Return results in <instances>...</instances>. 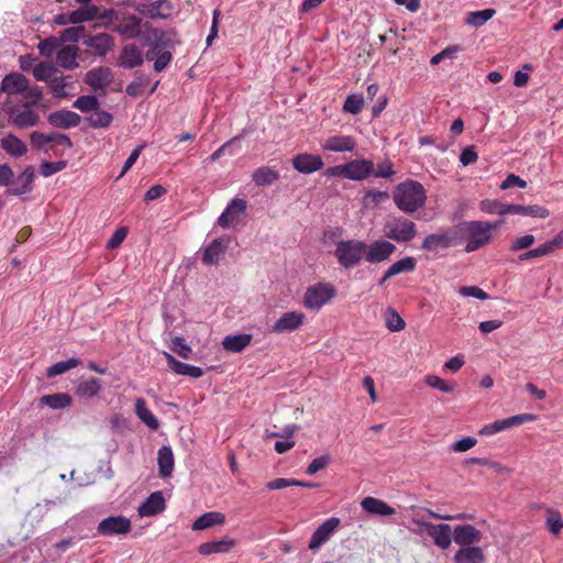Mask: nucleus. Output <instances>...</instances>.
I'll return each instance as SVG.
<instances>
[{
  "label": "nucleus",
  "instance_id": "1",
  "mask_svg": "<svg viewBox=\"0 0 563 563\" xmlns=\"http://www.w3.org/2000/svg\"><path fill=\"white\" fill-rule=\"evenodd\" d=\"M29 80L20 73L7 75L1 82V90L9 95L5 111L10 120L20 128L35 124V93L29 90Z\"/></svg>",
  "mask_w": 563,
  "mask_h": 563
},
{
  "label": "nucleus",
  "instance_id": "2",
  "mask_svg": "<svg viewBox=\"0 0 563 563\" xmlns=\"http://www.w3.org/2000/svg\"><path fill=\"white\" fill-rule=\"evenodd\" d=\"M37 80L45 81L55 98H67L74 95L75 80L65 76L51 63L37 64Z\"/></svg>",
  "mask_w": 563,
  "mask_h": 563
},
{
  "label": "nucleus",
  "instance_id": "3",
  "mask_svg": "<svg viewBox=\"0 0 563 563\" xmlns=\"http://www.w3.org/2000/svg\"><path fill=\"white\" fill-rule=\"evenodd\" d=\"M427 195L423 186L416 180H407L396 186L394 202L406 213H412L426 203Z\"/></svg>",
  "mask_w": 563,
  "mask_h": 563
},
{
  "label": "nucleus",
  "instance_id": "4",
  "mask_svg": "<svg viewBox=\"0 0 563 563\" xmlns=\"http://www.w3.org/2000/svg\"><path fill=\"white\" fill-rule=\"evenodd\" d=\"M500 224L501 221L492 223L487 221L473 220L463 223L462 227H459L462 230V239L464 238V234L467 239L465 252L472 253L488 244L492 239L493 231Z\"/></svg>",
  "mask_w": 563,
  "mask_h": 563
},
{
  "label": "nucleus",
  "instance_id": "5",
  "mask_svg": "<svg viewBox=\"0 0 563 563\" xmlns=\"http://www.w3.org/2000/svg\"><path fill=\"white\" fill-rule=\"evenodd\" d=\"M462 243V230L459 227H449L440 232L428 234L422 243L421 250L437 256L441 251Z\"/></svg>",
  "mask_w": 563,
  "mask_h": 563
},
{
  "label": "nucleus",
  "instance_id": "6",
  "mask_svg": "<svg viewBox=\"0 0 563 563\" xmlns=\"http://www.w3.org/2000/svg\"><path fill=\"white\" fill-rule=\"evenodd\" d=\"M366 249L367 244L360 240L340 241L336 244L334 256L342 267L352 268L361 263Z\"/></svg>",
  "mask_w": 563,
  "mask_h": 563
},
{
  "label": "nucleus",
  "instance_id": "7",
  "mask_svg": "<svg viewBox=\"0 0 563 563\" xmlns=\"http://www.w3.org/2000/svg\"><path fill=\"white\" fill-rule=\"evenodd\" d=\"M385 238L398 243H409L418 233L413 221L405 217H396L388 220L383 229Z\"/></svg>",
  "mask_w": 563,
  "mask_h": 563
},
{
  "label": "nucleus",
  "instance_id": "8",
  "mask_svg": "<svg viewBox=\"0 0 563 563\" xmlns=\"http://www.w3.org/2000/svg\"><path fill=\"white\" fill-rule=\"evenodd\" d=\"M336 295V289L332 284L318 283L307 288L303 297V306L307 309L318 310L330 302Z\"/></svg>",
  "mask_w": 563,
  "mask_h": 563
},
{
  "label": "nucleus",
  "instance_id": "9",
  "mask_svg": "<svg viewBox=\"0 0 563 563\" xmlns=\"http://www.w3.org/2000/svg\"><path fill=\"white\" fill-rule=\"evenodd\" d=\"M73 146L70 139L62 133H37V150L52 151L54 155H62L65 150Z\"/></svg>",
  "mask_w": 563,
  "mask_h": 563
},
{
  "label": "nucleus",
  "instance_id": "10",
  "mask_svg": "<svg viewBox=\"0 0 563 563\" xmlns=\"http://www.w3.org/2000/svg\"><path fill=\"white\" fill-rule=\"evenodd\" d=\"M396 252V246L387 240H375L367 244L364 258L371 264H378L389 260Z\"/></svg>",
  "mask_w": 563,
  "mask_h": 563
},
{
  "label": "nucleus",
  "instance_id": "11",
  "mask_svg": "<svg viewBox=\"0 0 563 563\" xmlns=\"http://www.w3.org/2000/svg\"><path fill=\"white\" fill-rule=\"evenodd\" d=\"M131 529V521L126 517L110 516L98 523L97 532L103 537H111L114 534H126Z\"/></svg>",
  "mask_w": 563,
  "mask_h": 563
},
{
  "label": "nucleus",
  "instance_id": "12",
  "mask_svg": "<svg viewBox=\"0 0 563 563\" xmlns=\"http://www.w3.org/2000/svg\"><path fill=\"white\" fill-rule=\"evenodd\" d=\"M482 539L483 532L473 525H459L453 529V540L460 548L476 547Z\"/></svg>",
  "mask_w": 563,
  "mask_h": 563
},
{
  "label": "nucleus",
  "instance_id": "13",
  "mask_svg": "<svg viewBox=\"0 0 563 563\" xmlns=\"http://www.w3.org/2000/svg\"><path fill=\"white\" fill-rule=\"evenodd\" d=\"M135 10L151 19L166 20L173 14L174 5L169 0H155L151 3H139Z\"/></svg>",
  "mask_w": 563,
  "mask_h": 563
},
{
  "label": "nucleus",
  "instance_id": "14",
  "mask_svg": "<svg viewBox=\"0 0 563 563\" xmlns=\"http://www.w3.org/2000/svg\"><path fill=\"white\" fill-rule=\"evenodd\" d=\"M536 420V416L532 413H520L517 416H512L506 419L496 420L493 423L484 426L479 433L485 435H492L495 433H498L500 431H504L506 429H509L515 426L522 424L525 422H530Z\"/></svg>",
  "mask_w": 563,
  "mask_h": 563
},
{
  "label": "nucleus",
  "instance_id": "15",
  "mask_svg": "<svg viewBox=\"0 0 563 563\" xmlns=\"http://www.w3.org/2000/svg\"><path fill=\"white\" fill-rule=\"evenodd\" d=\"M292 167L300 174H312L320 170L323 166V159L319 155L310 153H300L292 157Z\"/></svg>",
  "mask_w": 563,
  "mask_h": 563
},
{
  "label": "nucleus",
  "instance_id": "16",
  "mask_svg": "<svg viewBox=\"0 0 563 563\" xmlns=\"http://www.w3.org/2000/svg\"><path fill=\"white\" fill-rule=\"evenodd\" d=\"M246 210V201L241 198H234L218 218V224L225 229L239 222V218Z\"/></svg>",
  "mask_w": 563,
  "mask_h": 563
},
{
  "label": "nucleus",
  "instance_id": "17",
  "mask_svg": "<svg viewBox=\"0 0 563 563\" xmlns=\"http://www.w3.org/2000/svg\"><path fill=\"white\" fill-rule=\"evenodd\" d=\"M426 530L432 538L434 544L442 550L450 548L453 539V530L448 523H426Z\"/></svg>",
  "mask_w": 563,
  "mask_h": 563
},
{
  "label": "nucleus",
  "instance_id": "18",
  "mask_svg": "<svg viewBox=\"0 0 563 563\" xmlns=\"http://www.w3.org/2000/svg\"><path fill=\"white\" fill-rule=\"evenodd\" d=\"M374 173V163L369 159H354L345 164V178L364 180Z\"/></svg>",
  "mask_w": 563,
  "mask_h": 563
},
{
  "label": "nucleus",
  "instance_id": "19",
  "mask_svg": "<svg viewBox=\"0 0 563 563\" xmlns=\"http://www.w3.org/2000/svg\"><path fill=\"white\" fill-rule=\"evenodd\" d=\"M305 321V314L300 311H289L284 313L272 327V332L284 333L292 332L299 329Z\"/></svg>",
  "mask_w": 563,
  "mask_h": 563
},
{
  "label": "nucleus",
  "instance_id": "20",
  "mask_svg": "<svg viewBox=\"0 0 563 563\" xmlns=\"http://www.w3.org/2000/svg\"><path fill=\"white\" fill-rule=\"evenodd\" d=\"M113 80V73L109 67L99 66L90 69L85 75V82L92 89H104Z\"/></svg>",
  "mask_w": 563,
  "mask_h": 563
},
{
  "label": "nucleus",
  "instance_id": "21",
  "mask_svg": "<svg viewBox=\"0 0 563 563\" xmlns=\"http://www.w3.org/2000/svg\"><path fill=\"white\" fill-rule=\"evenodd\" d=\"M339 525H340V520L338 518L332 517V518L327 519L313 532V534L310 539V542H309V549L310 550L319 549L324 542H327L330 539L331 534L339 527Z\"/></svg>",
  "mask_w": 563,
  "mask_h": 563
},
{
  "label": "nucleus",
  "instance_id": "22",
  "mask_svg": "<svg viewBox=\"0 0 563 563\" xmlns=\"http://www.w3.org/2000/svg\"><path fill=\"white\" fill-rule=\"evenodd\" d=\"M143 62L144 55L135 44L124 45L118 57V65L129 69L141 66Z\"/></svg>",
  "mask_w": 563,
  "mask_h": 563
},
{
  "label": "nucleus",
  "instance_id": "23",
  "mask_svg": "<svg viewBox=\"0 0 563 563\" xmlns=\"http://www.w3.org/2000/svg\"><path fill=\"white\" fill-rule=\"evenodd\" d=\"M47 120L52 126L59 129H69L77 126L80 123L81 118L76 112L63 109L49 113Z\"/></svg>",
  "mask_w": 563,
  "mask_h": 563
},
{
  "label": "nucleus",
  "instance_id": "24",
  "mask_svg": "<svg viewBox=\"0 0 563 563\" xmlns=\"http://www.w3.org/2000/svg\"><path fill=\"white\" fill-rule=\"evenodd\" d=\"M356 142L351 135H332L323 141L321 148L329 152H352Z\"/></svg>",
  "mask_w": 563,
  "mask_h": 563
},
{
  "label": "nucleus",
  "instance_id": "25",
  "mask_svg": "<svg viewBox=\"0 0 563 563\" xmlns=\"http://www.w3.org/2000/svg\"><path fill=\"white\" fill-rule=\"evenodd\" d=\"M165 507L163 493L157 490L152 493L145 501L140 505L137 512L141 517H151L162 512Z\"/></svg>",
  "mask_w": 563,
  "mask_h": 563
},
{
  "label": "nucleus",
  "instance_id": "26",
  "mask_svg": "<svg viewBox=\"0 0 563 563\" xmlns=\"http://www.w3.org/2000/svg\"><path fill=\"white\" fill-rule=\"evenodd\" d=\"M230 243L229 238H218L208 244L203 252L201 261L206 265H212L218 262L219 256L225 252Z\"/></svg>",
  "mask_w": 563,
  "mask_h": 563
},
{
  "label": "nucleus",
  "instance_id": "27",
  "mask_svg": "<svg viewBox=\"0 0 563 563\" xmlns=\"http://www.w3.org/2000/svg\"><path fill=\"white\" fill-rule=\"evenodd\" d=\"M164 356L167 361L168 367L178 375H186L192 378H199L203 375V371L198 366L183 363L167 352L164 353Z\"/></svg>",
  "mask_w": 563,
  "mask_h": 563
},
{
  "label": "nucleus",
  "instance_id": "28",
  "mask_svg": "<svg viewBox=\"0 0 563 563\" xmlns=\"http://www.w3.org/2000/svg\"><path fill=\"white\" fill-rule=\"evenodd\" d=\"M87 46L98 56H106L114 46L113 37L107 33H100L89 37Z\"/></svg>",
  "mask_w": 563,
  "mask_h": 563
},
{
  "label": "nucleus",
  "instance_id": "29",
  "mask_svg": "<svg viewBox=\"0 0 563 563\" xmlns=\"http://www.w3.org/2000/svg\"><path fill=\"white\" fill-rule=\"evenodd\" d=\"M508 214H520L525 217L545 219L550 216V210L540 205L522 206L509 203Z\"/></svg>",
  "mask_w": 563,
  "mask_h": 563
},
{
  "label": "nucleus",
  "instance_id": "30",
  "mask_svg": "<svg viewBox=\"0 0 563 563\" xmlns=\"http://www.w3.org/2000/svg\"><path fill=\"white\" fill-rule=\"evenodd\" d=\"M78 53L79 47L76 45L62 46L56 54L58 65L65 69H74L78 67Z\"/></svg>",
  "mask_w": 563,
  "mask_h": 563
},
{
  "label": "nucleus",
  "instance_id": "31",
  "mask_svg": "<svg viewBox=\"0 0 563 563\" xmlns=\"http://www.w3.org/2000/svg\"><path fill=\"white\" fill-rule=\"evenodd\" d=\"M485 553L481 547L460 548L454 555L455 563H485Z\"/></svg>",
  "mask_w": 563,
  "mask_h": 563
},
{
  "label": "nucleus",
  "instance_id": "32",
  "mask_svg": "<svg viewBox=\"0 0 563 563\" xmlns=\"http://www.w3.org/2000/svg\"><path fill=\"white\" fill-rule=\"evenodd\" d=\"M141 22L139 16L130 14L115 26V31L126 38H135L141 33Z\"/></svg>",
  "mask_w": 563,
  "mask_h": 563
},
{
  "label": "nucleus",
  "instance_id": "33",
  "mask_svg": "<svg viewBox=\"0 0 563 563\" xmlns=\"http://www.w3.org/2000/svg\"><path fill=\"white\" fill-rule=\"evenodd\" d=\"M158 475L169 477L174 471V454L169 446H162L157 453Z\"/></svg>",
  "mask_w": 563,
  "mask_h": 563
},
{
  "label": "nucleus",
  "instance_id": "34",
  "mask_svg": "<svg viewBox=\"0 0 563 563\" xmlns=\"http://www.w3.org/2000/svg\"><path fill=\"white\" fill-rule=\"evenodd\" d=\"M98 13L99 9L95 4L81 3V7L68 14V21L73 24L92 21L98 16Z\"/></svg>",
  "mask_w": 563,
  "mask_h": 563
},
{
  "label": "nucleus",
  "instance_id": "35",
  "mask_svg": "<svg viewBox=\"0 0 563 563\" xmlns=\"http://www.w3.org/2000/svg\"><path fill=\"white\" fill-rule=\"evenodd\" d=\"M225 522V516L222 512L219 511H210L201 515L198 517L192 526L191 529L194 531L205 530L208 528H211L217 525H223Z\"/></svg>",
  "mask_w": 563,
  "mask_h": 563
},
{
  "label": "nucleus",
  "instance_id": "36",
  "mask_svg": "<svg viewBox=\"0 0 563 563\" xmlns=\"http://www.w3.org/2000/svg\"><path fill=\"white\" fill-rule=\"evenodd\" d=\"M279 179V173L273 167L261 166L252 174V180L258 187H265L274 184Z\"/></svg>",
  "mask_w": 563,
  "mask_h": 563
},
{
  "label": "nucleus",
  "instance_id": "37",
  "mask_svg": "<svg viewBox=\"0 0 563 563\" xmlns=\"http://www.w3.org/2000/svg\"><path fill=\"white\" fill-rule=\"evenodd\" d=\"M252 335L247 333L227 335L222 341V346L225 351L240 353L251 344Z\"/></svg>",
  "mask_w": 563,
  "mask_h": 563
},
{
  "label": "nucleus",
  "instance_id": "38",
  "mask_svg": "<svg viewBox=\"0 0 563 563\" xmlns=\"http://www.w3.org/2000/svg\"><path fill=\"white\" fill-rule=\"evenodd\" d=\"M361 505L364 510L371 514L380 516H391L395 514V509L391 508L387 503L374 497H365Z\"/></svg>",
  "mask_w": 563,
  "mask_h": 563
},
{
  "label": "nucleus",
  "instance_id": "39",
  "mask_svg": "<svg viewBox=\"0 0 563 563\" xmlns=\"http://www.w3.org/2000/svg\"><path fill=\"white\" fill-rule=\"evenodd\" d=\"M135 413L141 421H143L150 429L157 430L159 427V422L156 417L152 413V411L147 408L146 401L143 398H137L135 400Z\"/></svg>",
  "mask_w": 563,
  "mask_h": 563
},
{
  "label": "nucleus",
  "instance_id": "40",
  "mask_svg": "<svg viewBox=\"0 0 563 563\" xmlns=\"http://www.w3.org/2000/svg\"><path fill=\"white\" fill-rule=\"evenodd\" d=\"M101 390V382L91 377L89 379L79 380L76 386V395L84 398L97 396Z\"/></svg>",
  "mask_w": 563,
  "mask_h": 563
},
{
  "label": "nucleus",
  "instance_id": "41",
  "mask_svg": "<svg viewBox=\"0 0 563 563\" xmlns=\"http://www.w3.org/2000/svg\"><path fill=\"white\" fill-rule=\"evenodd\" d=\"M234 545V541L231 539H223L219 541H210L201 543L198 548V552L201 555H210L213 553L228 552Z\"/></svg>",
  "mask_w": 563,
  "mask_h": 563
},
{
  "label": "nucleus",
  "instance_id": "42",
  "mask_svg": "<svg viewBox=\"0 0 563 563\" xmlns=\"http://www.w3.org/2000/svg\"><path fill=\"white\" fill-rule=\"evenodd\" d=\"M41 404L48 406L52 409H64L68 408L73 398L67 393H57L53 395H45L40 398Z\"/></svg>",
  "mask_w": 563,
  "mask_h": 563
},
{
  "label": "nucleus",
  "instance_id": "43",
  "mask_svg": "<svg viewBox=\"0 0 563 563\" xmlns=\"http://www.w3.org/2000/svg\"><path fill=\"white\" fill-rule=\"evenodd\" d=\"M34 177V169L32 166H29L24 169V172L14 180L13 184L16 185L13 189H11V192L15 196L23 195L25 192L31 191L32 189V181Z\"/></svg>",
  "mask_w": 563,
  "mask_h": 563
},
{
  "label": "nucleus",
  "instance_id": "44",
  "mask_svg": "<svg viewBox=\"0 0 563 563\" xmlns=\"http://www.w3.org/2000/svg\"><path fill=\"white\" fill-rule=\"evenodd\" d=\"M1 147L11 156H22L26 153L25 144L15 135L9 134L1 140Z\"/></svg>",
  "mask_w": 563,
  "mask_h": 563
},
{
  "label": "nucleus",
  "instance_id": "45",
  "mask_svg": "<svg viewBox=\"0 0 563 563\" xmlns=\"http://www.w3.org/2000/svg\"><path fill=\"white\" fill-rule=\"evenodd\" d=\"M80 364L81 360L77 357H71L67 361L57 362L46 369V375L47 377H55L57 375L66 373L69 369L77 367Z\"/></svg>",
  "mask_w": 563,
  "mask_h": 563
},
{
  "label": "nucleus",
  "instance_id": "46",
  "mask_svg": "<svg viewBox=\"0 0 563 563\" xmlns=\"http://www.w3.org/2000/svg\"><path fill=\"white\" fill-rule=\"evenodd\" d=\"M87 120L91 128L99 129L108 128L112 123L113 117L110 112L98 108Z\"/></svg>",
  "mask_w": 563,
  "mask_h": 563
},
{
  "label": "nucleus",
  "instance_id": "47",
  "mask_svg": "<svg viewBox=\"0 0 563 563\" xmlns=\"http://www.w3.org/2000/svg\"><path fill=\"white\" fill-rule=\"evenodd\" d=\"M479 209L488 214H508V205L501 203L496 199H484L479 202Z\"/></svg>",
  "mask_w": 563,
  "mask_h": 563
},
{
  "label": "nucleus",
  "instance_id": "48",
  "mask_svg": "<svg viewBox=\"0 0 563 563\" xmlns=\"http://www.w3.org/2000/svg\"><path fill=\"white\" fill-rule=\"evenodd\" d=\"M545 523L551 533L554 536L560 534L563 529V519L560 511L553 508H548Z\"/></svg>",
  "mask_w": 563,
  "mask_h": 563
},
{
  "label": "nucleus",
  "instance_id": "49",
  "mask_svg": "<svg viewBox=\"0 0 563 563\" xmlns=\"http://www.w3.org/2000/svg\"><path fill=\"white\" fill-rule=\"evenodd\" d=\"M494 9H484L481 11L470 12L466 18V23L475 27L484 25L488 20L495 15Z\"/></svg>",
  "mask_w": 563,
  "mask_h": 563
},
{
  "label": "nucleus",
  "instance_id": "50",
  "mask_svg": "<svg viewBox=\"0 0 563 563\" xmlns=\"http://www.w3.org/2000/svg\"><path fill=\"white\" fill-rule=\"evenodd\" d=\"M389 198L388 192L371 189L367 190L362 199L364 208H374Z\"/></svg>",
  "mask_w": 563,
  "mask_h": 563
},
{
  "label": "nucleus",
  "instance_id": "51",
  "mask_svg": "<svg viewBox=\"0 0 563 563\" xmlns=\"http://www.w3.org/2000/svg\"><path fill=\"white\" fill-rule=\"evenodd\" d=\"M417 261L411 256H406L389 266V274L399 275L401 273H410L416 269Z\"/></svg>",
  "mask_w": 563,
  "mask_h": 563
},
{
  "label": "nucleus",
  "instance_id": "52",
  "mask_svg": "<svg viewBox=\"0 0 563 563\" xmlns=\"http://www.w3.org/2000/svg\"><path fill=\"white\" fill-rule=\"evenodd\" d=\"M100 103L96 96H81L79 97L73 104L74 108L80 110L81 112H90L95 111L99 108Z\"/></svg>",
  "mask_w": 563,
  "mask_h": 563
},
{
  "label": "nucleus",
  "instance_id": "53",
  "mask_svg": "<svg viewBox=\"0 0 563 563\" xmlns=\"http://www.w3.org/2000/svg\"><path fill=\"white\" fill-rule=\"evenodd\" d=\"M60 40L54 36L47 37L40 44H37V49L44 56H52L55 52L60 48Z\"/></svg>",
  "mask_w": 563,
  "mask_h": 563
},
{
  "label": "nucleus",
  "instance_id": "54",
  "mask_svg": "<svg viewBox=\"0 0 563 563\" xmlns=\"http://www.w3.org/2000/svg\"><path fill=\"white\" fill-rule=\"evenodd\" d=\"M404 319L394 310L388 309L386 312V327L391 332H398L405 329Z\"/></svg>",
  "mask_w": 563,
  "mask_h": 563
},
{
  "label": "nucleus",
  "instance_id": "55",
  "mask_svg": "<svg viewBox=\"0 0 563 563\" xmlns=\"http://www.w3.org/2000/svg\"><path fill=\"white\" fill-rule=\"evenodd\" d=\"M424 383L428 386L437 388L446 394L452 393L455 387L454 384H449L448 382H445L444 379L440 378L437 375H427L424 377Z\"/></svg>",
  "mask_w": 563,
  "mask_h": 563
},
{
  "label": "nucleus",
  "instance_id": "56",
  "mask_svg": "<svg viewBox=\"0 0 563 563\" xmlns=\"http://www.w3.org/2000/svg\"><path fill=\"white\" fill-rule=\"evenodd\" d=\"M364 106L363 97L357 95H351L346 98L343 110L351 114H358Z\"/></svg>",
  "mask_w": 563,
  "mask_h": 563
},
{
  "label": "nucleus",
  "instance_id": "57",
  "mask_svg": "<svg viewBox=\"0 0 563 563\" xmlns=\"http://www.w3.org/2000/svg\"><path fill=\"white\" fill-rule=\"evenodd\" d=\"M536 242V238L532 234H525L511 241L509 250L511 252H519L521 250L529 249Z\"/></svg>",
  "mask_w": 563,
  "mask_h": 563
},
{
  "label": "nucleus",
  "instance_id": "58",
  "mask_svg": "<svg viewBox=\"0 0 563 563\" xmlns=\"http://www.w3.org/2000/svg\"><path fill=\"white\" fill-rule=\"evenodd\" d=\"M67 165L66 161H58V162H43L40 165V172L44 177L52 176L56 174L57 172L63 170Z\"/></svg>",
  "mask_w": 563,
  "mask_h": 563
},
{
  "label": "nucleus",
  "instance_id": "59",
  "mask_svg": "<svg viewBox=\"0 0 563 563\" xmlns=\"http://www.w3.org/2000/svg\"><path fill=\"white\" fill-rule=\"evenodd\" d=\"M172 350L183 358H189L192 352L191 347L179 336L172 339Z\"/></svg>",
  "mask_w": 563,
  "mask_h": 563
},
{
  "label": "nucleus",
  "instance_id": "60",
  "mask_svg": "<svg viewBox=\"0 0 563 563\" xmlns=\"http://www.w3.org/2000/svg\"><path fill=\"white\" fill-rule=\"evenodd\" d=\"M372 175L379 178H390L395 175L393 163L389 159L379 163L377 168H374V173Z\"/></svg>",
  "mask_w": 563,
  "mask_h": 563
},
{
  "label": "nucleus",
  "instance_id": "61",
  "mask_svg": "<svg viewBox=\"0 0 563 563\" xmlns=\"http://www.w3.org/2000/svg\"><path fill=\"white\" fill-rule=\"evenodd\" d=\"M329 463H330L329 455H322V456L316 457L314 460H312V462L307 467L306 473L308 475H313L317 472L325 468L329 465Z\"/></svg>",
  "mask_w": 563,
  "mask_h": 563
},
{
  "label": "nucleus",
  "instance_id": "62",
  "mask_svg": "<svg viewBox=\"0 0 563 563\" xmlns=\"http://www.w3.org/2000/svg\"><path fill=\"white\" fill-rule=\"evenodd\" d=\"M477 443V440L473 437H465L459 441H455L451 445V450L453 452H466L470 449L474 448Z\"/></svg>",
  "mask_w": 563,
  "mask_h": 563
},
{
  "label": "nucleus",
  "instance_id": "63",
  "mask_svg": "<svg viewBox=\"0 0 563 563\" xmlns=\"http://www.w3.org/2000/svg\"><path fill=\"white\" fill-rule=\"evenodd\" d=\"M238 136L231 139L230 141L225 142L223 145H221L217 151H214L211 156H210V159L211 161H217L219 159L221 156H223L224 154H230V155H234V151H233V146L235 144V142L238 141Z\"/></svg>",
  "mask_w": 563,
  "mask_h": 563
},
{
  "label": "nucleus",
  "instance_id": "64",
  "mask_svg": "<svg viewBox=\"0 0 563 563\" xmlns=\"http://www.w3.org/2000/svg\"><path fill=\"white\" fill-rule=\"evenodd\" d=\"M128 229L119 228L114 231L112 236L109 239L107 247L108 249H117L126 238Z\"/></svg>",
  "mask_w": 563,
  "mask_h": 563
}]
</instances>
